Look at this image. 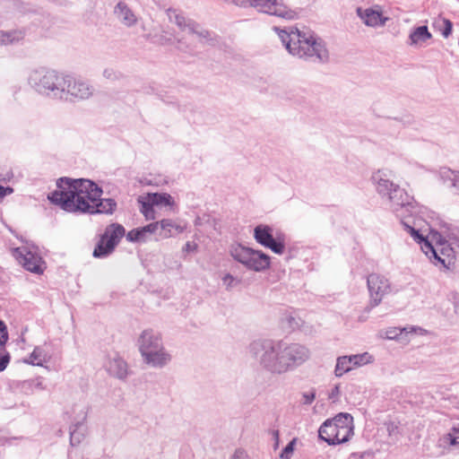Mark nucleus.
I'll return each mask as SVG.
<instances>
[{
	"label": "nucleus",
	"mask_w": 459,
	"mask_h": 459,
	"mask_svg": "<svg viewBox=\"0 0 459 459\" xmlns=\"http://www.w3.org/2000/svg\"><path fill=\"white\" fill-rule=\"evenodd\" d=\"M368 287L370 298L374 305H378L384 296L388 293L390 285L388 281L382 275L371 273L368 278Z\"/></svg>",
	"instance_id": "13"
},
{
	"label": "nucleus",
	"mask_w": 459,
	"mask_h": 459,
	"mask_svg": "<svg viewBox=\"0 0 459 459\" xmlns=\"http://www.w3.org/2000/svg\"><path fill=\"white\" fill-rule=\"evenodd\" d=\"M235 279L232 275L230 274H226L223 278H222V281L225 285L227 286H231L232 283L234 282Z\"/></svg>",
	"instance_id": "35"
},
{
	"label": "nucleus",
	"mask_w": 459,
	"mask_h": 459,
	"mask_svg": "<svg viewBox=\"0 0 459 459\" xmlns=\"http://www.w3.org/2000/svg\"><path fill=\"white\" fill-rule=\"evenodd\" d=\"M278 34L285 44L286 48L293 56L301 58H317L325 60L327 58V50L323 43L316 39L312 34L292 30L290 32L280 30L275 28Z\"/></svg>",
	"instance_id": "2"
},
{
	"label": "nucleus",
	"mask_w": 459,
	"mask_h": 459,
	"mask_svg": "<svg viewBox=\"0 0 459 459\" xmlns=\"http://www.w3.org/2000/svg\"><path fill=\"white\" fill-rule=\"evenodd\" d=\"M335 390H336V393H338L339 392V387L335 386Z\"/></svg>",
	"instance_id": "41"
},
{
	"label": "nucleus",
	"mask_w": 459,
	"mask_h": 459,
	"mask_svg": "<svg viewBox=\"0 0 459 459\" xmlns=\"http://www.w3.org/2000/svg\"><path fill=\"white\" fill-rule=\"evenodd\" d=\"M408 333H414L419 335H424L427 333V331L421 327L417 326H410L404 328L392 327L386 330V337L388 339H396L403 338V334L407 335Z\"/></svg>",
	"instance_id": "17"
},
{
	"label": "nucleus",
	"mask_w": 459,
	"mask_h": 459,
	"mask_svg": "<svg viewBox=\"0 0 459 459\" xmlns=\"http://www.w3.org/2000/svg\"><path fill=\"white\" fill-rule=\"evenodd\" d=\"M101 194V189L92 181L61 178L57 182L56 190L48 195V198L66 212H92Z\"/></svg>",
	"instance_id": "1"
},
{
	"label": "nucleus",
	"mask_w": 459,
	"mask_h": 459,
	"mask_svg": "<svg viewBox=\"0 0 459 459\" xmlns=\"http://www.w3.org/2000/svg\"><path fill=\"white\" fill-rule=\"evenodd\" d=\"M455 261V252L449 243L443 241L436 244V253L432 260L434 264L445 269H452Z\"/></svg>",
	"instance_id": "14"
},
{
	"label": "nucleus",
	"mask_w": 459,
	"mask_h": 459,
	"mask_svg": "<svg viewBox=\"0 0 459 459\" xmlns=\"http://www.w3.org/2000/svg\"><path fill=\"white\" fill-rule=\"evenodd\" d=\"M455 312L459 315V299H457L455 303Z\"/></svg>",
	"instance_id": "39"
},
{
	"label": "nucleus",
	"mask_w": 459,
	"mask_h": 459,
	"mask_svg": "<svg viewBox=\"0 0 459 459\" xmlns=\"http://www.w3.org/2000/svg\"><path fill=\"white\" fill-rule=\"evenodd\" d=\"M8 340V333L6 326L3 321L0 320V351L4 348V345Z\"/></svg>",
	"instance_id": "25"
},
{
	"label": "nucleus",
	"mask_w": 459,
	"mask_h": 459,
	"mask_svg": "<svg viewBox=\"0 0 459 459\" xmlns=\"http://www.w3.org/2000/svg\"><path fill=\"white\" fill-rule=\"evenodd\" d=\"M371 361L372 356L368 352L339 357L336 361L334 374L340 377L353 368L367 365Z\"/></svg>",
	"instance_id": "12"
},
{
	"label": "nucleus",
	"mask_w": 459,
	"mask_h": 459,
	"mask_svg": "<svg viewBox=\"0 0 459 459\" xmlns=\"http://www.w3.org/2000/svg\"><path fill=\"white\" fill-rule=\"evenodd\" d=\"M140 352L146 363L162 366L169 360V355L164 352L160 336L151 330H145L140 336Z\"/></svg>",
	"instance_id": "5"
},
{
	"label": "nucleus",
	"mask_w": 459,
	"mask_h": 459,
	"mask_svg": "<svg viewBox=\"0 0 459 459\" xmlns=\"http://www.w3.org/2000/svg\"><path fill=\"white\" fill-rule=\"evenodd\" d=\"M282 344L270 347L263 355L262 362L273 371L281 372L290 362L304 361L308 358V351L299 344H290L281 349Z\"/></svg>",
	"instance_id": "3"
},
{
	"label": "nucleus",
	"mask_w": 459,
	"mask_h": 459,
	"mask_svg": "<svg viewBox=\"0 0 459 459\" xmlns=\"http://www.w3.org/2000/svg\"><path fill=\"white\" fill-rule=\"evenodd\" d=\"M13 192L12 187H4L0 186V200L3 199L5 195H11Z\"/></svg>",
	"instance_id": "32"
},
{
	"label": "nucleus",
	"mask_w": 459,
	"mask_h": 459,
	"mask_svg": "<svg viewBox=\"0 0 459 459\" xmlns=\"http://www.w3.org/2000/svg\"><path fill=\"white\" fill-rule=\"evenodd\" d=\"M432 38V34L429 31L427 26H420L415 28L410 34L411 44L418 45L427 42Z\"/></svg>",
	"instance_id": "20"
},
{
	"label": "nucleus",
	"mask_w": 459,
	"mask_h": 459,
	"mask_svg": "<svg viewBox=\"0 0 459 459\" xmlns=\"http://www.w3.org/2000/svg\"><path fill=\"white\" fill-rule=\"evenodd\" d=\"M176 20H177V23L179 25V26H182L183 25V22H184V18L183 17H180L178 15L176 16Z\"/></svg>",
	"instance_id": "38"
},
{
	"label": "nucleus",
	"mask_w": 459,
	"mask_h": 459,
	"mask_svg": "<svg viewBox=\"0 0 459 459\" xmlns=\"http://www.w3.org/2000/svg\"><path fill=\"white\" fill-rule=\"evenodd\" d=\"M115 13L126 26H132L137 21L134 13L124 3L117 4L115 8Z\"/></svg>",
	"instance_id": "19"
},
{
	"label": "nucleus",
	"mask_w": 459,
	"mask_h": 459,
	"mask_svg": "<svg viewBox=\"0 0 459 459\" xmlns=\"http://www.w3.org/2000/svg\"><path fill=\"white\" fill-rule=\"evenodd\" d=\"M42 83L48 90L62 87V91H65L72 96L79 99H87L91 95V87L82 79L74 76L59 77L54 74H48L42 79Z\"/></svg>",
	"instance_id": "6"
},
{
	"label": "nucleus",
	"mask_w": 459,
	"mask_h": 459,
	"mask_svg": "<svg viewBox=\"0 0 459 459\" xmlns=\"http://www.w3.org/2000/svg\"><path fill=\"white\" fill-rule=\"evenodd\" d=\"M451 174L453 175V186L459 193V172L451 171Z\"/></svg>",
	"instance_id": "31"
},
{
	"label": "nucleus",
	"mask_w": 459,
	"mask_h": 459,
	"mask_svg": "<svg viewBox=\"0 0 459 459\" xmlns=\"http://www.w3.org/2000/svg\"><path fill=\"white\" fill-rule=\"evenodd\" d=\"M159 228V221L157 222H153V223H150L148 224L147 226L145 227H143L142 228V231H143V234L144 235L145 233H153L155 232Z\"/></svg>",
	"instance_id": "28"
},
{
	"label": "nucleus",
	"mask_w": 459,
	"mask_h": 459,
	"mask_svg": "<svg viewBox=\"0 0 459 459\" xmlns=\"http://www.w3.org/2000/svg\"><path fill=\"white\" fill-rule=\"evenodd\" d=\"M159 227H160V236L162 238H169L172 236V230H175L178 232L183 231V228L178 225H176L170 220H161L159 221Z\"/></svg>",
	"instance_id": "23"
},
{
	"label": "nucleus",
	"mask_w": 459,
	"mask_h": 459,
	"mask_svg": "<svg viewBox=\"0 0 459 459\" xmlns=\"http://www.w3.org/2000/svg\"><path fill=\"white\" fill-rule=\"evenodd\" d=\"M232 256L247 268L255 272L266 270L270 266V257L267 255L248 247L239 246L234 248Z\"/></svg>",
	"instance_id": "8"
},
{
	"label": "nucleus",
	"mask_w": 459,
	"mask_h": 459,
	"mask_svg": "<svg viewBox=\"0 0 459 459\" xmlns=\"http://www.w3.org/2000/svg\"><path fill=\"white\" fill-rule=\"evenodd\" d=\"M251 6L258 9L259 11L275 15L286 20H294L297 17V13L288 8L283 3L278 0H247Z\"/></svg>",
	"instance_id": "10"
},
{
	"label": "nucleus",
	"mask_w": 459,
	"mask_h": 459,
	"mask_svg": "<svg viewBox=\"0 0 459 459\" xmlns=\"http://www.w3.org/2000/svg\"><path fill=\"white\" fill-rule=\"evenodd\" d=\"M443 22L445 24V29H444L442 34H443L444 37L446 38V37H448L451 34L453 25H452V22L449 20H444Z\"/></svg>",
	"instance_id": "29"
},
{
	"label": "nucleus",
	"mask_w": 459,
	"mask_h": 459,
	"mask_svg": "<svg viewBox=\"0 0 459 459\" xmlns=\"http://www.w3.org/2000/svg\"><path fill=\"white\" fill-rule=\"evenodd\" d=\"M359 17L368 26H378L383 25L386 18L383 17V13L378 9L368 8L364 12L360 8L358 9Z\"/></svg>",
	"instance_id": "16"
},
{
	"label": "nucleus",
	"mask_w": 459,
	"mask_h": 459,
	"mask_svg": "<svg viewBox=\"0 0 459 459\" xmlns=\"http://www.w3.org/2000/svg\"><path fill=\"white\" fill-rule=\"evenodd\" d=\"M197 247V245L195 243H193V242H187L185 246V249L186 251L189 252V251H195Z\"/></svg>",
	"instance_id": "36"
},
{
	"label": "nucleus",
	"mask_w": 459,
	"mask_h": 459,
	"mask_svg": "<svg viewBox=\"0 0 459 459\" xmlns=\"http://www.w3.org/2000/svg\"><path fill=\"white\" fill-rule=\"evenodd\" d=\"M137 201L141 204V212L147 220H153L155 218L154 205L173 206L175 204L171 195L166 193L140 195Z\"/></svg>",
	"instance_id": "9"
},
{
	"label": "nucleus",
	"mask_w": 459,
	"mask_h": 459,
	"mask_svg": "<svg viewBox=\"0 0 459 459\" xmlns=\"http://www.w3.org/2000/svg\"><path fill=\"white\" fill-rule=\"evenodd\" d=\"M231 459H247V455L243 450H237Z\"/></svg>",
	"instance_id": "33"
},
{
	"label": "nucleus",
	"mask_w": 459,
	"mask_h": 459,
	"mask_svg": "<svg viewBox=\"0 0 459 459\" xmlns=\"http://www.w3.org/2000/svg\"><path fill=\"white\" fill-rule=\"evenodd\" d=\"M353 418L349 413H339L325 420L320 427L319 437L329 445H337L349 441L353 435Z\"/></svg>",
	"instance_id": "4"
},
{
	"label": "nucleus",
	"mask_w": 459,
	"mask_h": 459,
	"mask_svg": "<svg viewBox=\"0 0 459 459\" xmlns=\"http://www.w3.org/2000/svg\"><path fill=\"white\" fill-rule=\"evenodd\" d=\"M254 237L262 246L270 248L276 254H282L285 247L281 241H277L272 235V230L268 226L258 225L255 229Z\"/></svg>",
	"instance_id": "15"
},
{
	"label": "nucleus",
	"mask_w": 459,
	"mask_h": 459,
	"mask_svg": "<svg viewBox=\"0 0 459 459\" xmlns=\"http://www.w3.org/2000/svg\"><path fill=\"white\" fill-rule=\"evenodd\" d=\"M13 254L26 270L35 273H42L44 272V262L42 258L28 247H17L13 250Z\"/></svg>",
	"instance_id": "11"
},
{
	"label": "nucleus",
	"mask_w": 459,
	"mask_h": 459,
	"mask_svg": "<svg viewBox=\"0 0 459 459\" xmlns=\"http://www.w3.org/2000/svg\"><path fill=\"white\" fill-rule=\"evenodd\" d=\"M409 232L414 238V239L420 244L421 250L428 255L431 260H433L435 253H436V245L433 246L429 240L424 238L419 232L414 230L411 226H406Z\"/></svg>",
	"instance_id": "18"
},
{
	"label": "nucleus",
	"mask_w": 459,
	"mask_h": 459,
	"mask_svg": "<svg viewBox=\"0 0 459 459\" xmlns=\"http://www.w3.org/2000/svg\"><path fill=\"white\" fill-rule=\"evenodd\" d=\"M259 347H260V345H259V344H255V345H254V350H255V351H256V350H258V348H259Z\"/></svg>",
	"instance_id": "40"
},
{
	"label": "nucleus",
	"mask_w": 459,
	"mask_h": 459,
	"mask_svg": "<svg viewBox=\"0 0 459 459\" xmlns=\"http://www.w3.org/2000/svg\"><path fill=\"white\" fill-rule=\"evenodd\" d=\"M9 361L10 356L8 354L0 357V371H3L7 367Z\"/></svg>",
	"instance_id": "30"
},
{
	"label": "nucleus",
	"mask_w": 459,
	"mask_h": 459,
	"mask_svg": "<svg viewBox=\"0 0 459 459\" xmlns=\"http://www.w3.org/2000/svg\"><path fill=\"white\" fill-rule=\"evenodd\" d=\"M124 227L117 223L108 225L93 250L94 257H105L111 254L125 236Z\"/></svg>",
	"instance_id": "7"
},
{
	"label": "nucleus",
	"mask_w": 459,
	"mask_h": 459,
	"mask_svg": "<svg viewBox=\"0 0 459 459\" xmlns=\"http://www.w3.org/2000/svg\"><path fill=\"white\" fill-rule=\"evenodd\" d=\"M295 440L290 442L283 449L281 457L288 459L290 455L293 452Z\"/></svg>",
	"instance_id": "27"
},
{
	"label": "nucleus",
	"mask_w": 459,
	"mask_h": 459,
	"mask_svg": "<svg viewBox=\"0 0 459 459\" xmlns=\"http://www.w3.org/2000/svg\"><path fill=\"white\" fill-rule=\"evenodd\" d=\"M96 209L91 213H111L116 209V203L112 199H101L96 202Z\"/></svg>",
	"instance_id": "22"
},
{
	"label": "nucleus",
	"mask_w": 459,
	"mask_h": 459,
	"mask_svg": "<svg viewBox=\"0 0 459 459\" xmlns=\"http://www.w3.org/2000/svg\"><path fill=\"white\" fill-rule=\"evenodd\" d=\"M304 397H305V403H311L313 402V400L315 399V394H305Z\"/></svg>",
	"instance_id": "37"
},
{
	"label": "nucleus",
	"mask_w": 459,
	"mask_h": 459,
	"mask_svg": "<svg viewBox=\"0 0 459 459\" xmlns=\"http://www.w3.org/2000/svg\"><path fill=\"white\" fill-rule=\"evenodd\" d=\"M451 437H452V444L459 445V428L453 429V433L451 434Z\"/></svg>",
	"instance_id": "34"
},
{
	"label": "nucleus",
	"mask_w": 459,
	"mask_h": 459,
	"mask_svg": "<svg viewBox=\"0 0 459 459\" xmlns=\"http://www.w3.org/2000/svg\"><path fill=\"white\" fill-rule=\"evenodd\" d=\"M45 361V353L42 349L37 347L30 354L26 362L34 366H41Z\"/></svg>",
	"instance_id": "24"
},
{
	"label": "nucleus",
	"mask_w": 459,
	"mask_h": 459,
	"mask_svg": "<svg viewBox=\"0 0 459 459\" xmlns=\"http://www.w3.org/2000/svg\"><path fill=\"white\" fill-rule=\"evenodd\" d=\"M108 370L110 375L123 378L127 374L126 363L121 359H115L108 364Z\"/></svg>",
	"instance_id": "21"
},
{
	"label": "nucleus",
	"mask_w": 459,
	"mask_h": 459,
	"mask_svg": "<svg viewBox=\"0 0 459 459\" xmlns=\"http://www.w3.org/2000/svg\"><path fill=\"white\" fill-rule=\"evenodd\" d=\"M143 234L142 229L133 230L127 233V238L130 241L139 240L143 238Z\"/></svg>",
	"instance_id": "26"
}]
</instances>
